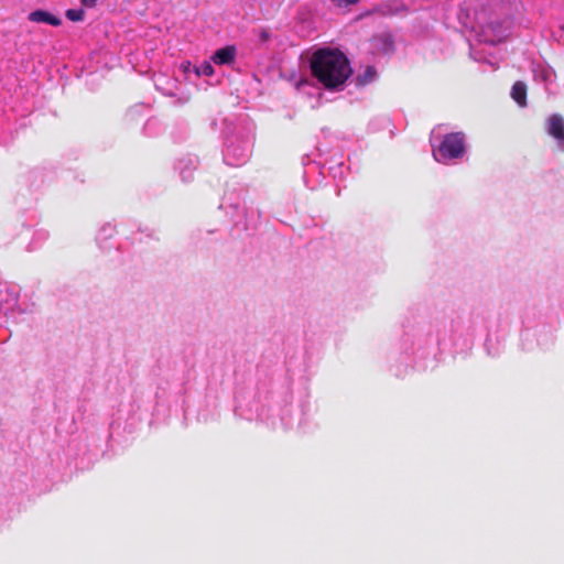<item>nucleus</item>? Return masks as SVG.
Masks as SVG:
<instances>
[{"mask_svg":"<svg viewBox=\"0 0 564 564\" xmlns=\"http://www.w3.org/2000/svg\"><path fill=\"white\" fill-rule=\"evenodd\" d=\"M236 47L228 45L217 50L212 56V61L218 65H228L235 62Z\"/></svg>","mask_w":564,"mask_h":564,"instance_id":"6","label":"nucleus"},{"mask_svg":"<svg viewBox=\"0 0 564 564\" xmlns=\"http://www.w3.org/2000/svg\"><path fill=\"white\" fill-rule=\"evenodd\" d=\"M406 12V7L400 1H389L375 7L368 14L376 13L381 17H391Z\"/></svg>","mask_w":564,"mask_h":564,"instance_id":"4","label":"nucleus"},{"mask_svg":"<svg viewBox=\"0 0 564 564\" xmlns=\"http://www.w3.org/2000/svg\"><path fill=\"white\" fill-rule=\"evenodd\" d=\"M98 0H82V4L86 8H94L96 7Z\"/></svg>","mask_w":564,"mask_h":564,"instance_id":"15","label":"nucleus"},{"mask_svg":"<svg viewBox=\"0 0 564 564\" xmlns=\"http://www.w3.org/2000/svg\"><path fill=\"white\" fill-rule=\"evenodd\" d=\"M527 91L528 87L523 82L518 80L513 84L511 88V98L517 102L519 107L527 106Z\"/></svg>","mask_w":564,"mask_h":564,"instance_id":"7","label":"nucleus"},{"mask_svg":"<svg viewBox=\"0 0 564 564\" xmlns=\"http://www.w3.org/2000/svg\"><path fill=\"white\" fill-rule=\"evenodd\" d=\"M379 40L382 41L383 44L386 45V51L387 52L393 51V40H392L391 35H389V34L381 35L379 37Z\"/></svg>","mask_w":564,"mask_h":564,"instance_id":"13","label":"nucleus"},{"mask_svg":"<svg viewBox=\"0 0 564 564\" xmlns=\"http://www.w3.org/2000/svg\"><path fill=\"white\" fill-rule=\"evenodd\" d=\"M259 39L262 43L268 42L271 39V34L267 29L259 30Z\"/></svg>","mask_w":564,"mask_h":564,"instance_id":"14","label":"nucleus"},{"mask_svg":"<svg viewBox=\"0 0 564 564\" xmlns=\"http://www.w3.org/2000/svg\"><path fill=\"white\" fill-rule=\"evenodd\" d=\"M37 22H44L53 26H58L62 23L59 18L42 10H37Z\"/></svg>","mask_w":564,"mask_h":564,"instance_id":"8","label":"nucleus"},{"mask_svg":"<svg viewBox=\"0 0 564 564\" xmlns=\"http://www.w3.org/2000/svg\"><path fill=\"white\" fill-rule=\"evenodd\" d=\"M332 3L336 7V8H347L349 6H355V4H358L360 2V0H330Z\"/></svg>","mask_w":564,"mask_h":564,"instance_id":"11","label":"nucleus"},{"mask_svg":"<svg viewBox=\"0 0 564 564\" xmlns=\"http://www.w3.org/2000/svg\"><path fill=\"white\" fill-rule=\"evenodd\" d=\"M196 73L198 75H204V76H213L215 70H214V67L213 65L209 63V62H204L197 69H196Z\"/></svg>","mask_w":564,"mask_h":564,"instance_id":"10","label":"nucleus"},{"mask_svg":"<svg viewBox=\"0 0 564 564\" xmlns=\"http://www.w3.org/2000/svg\"><path fill=\"white\" fill-rule=\"evenodd\" d=\"M511 12V4L499 1L491 2L488 8L477 12L481 41L495 45L507 39L513 22Z\"/></svg>","mask_w":564,"mask_h":564,"instance_id":"2","label":"nucleus"},{"mask_svg":"<svg viewBox=\"0 0 564 564\" xmlns=\"http://www.w3.org/2000/svg\"><path fill=\"white\" fill-rule=\"evenodd\" d=\"M376 76V69L372 66H368L366 69V73L364 75V78L359 79L360 84H367L371 82Z\"/></svg>","mask_w":564,"mask_h":564,"instance_id":"12","label":"nucleus"},{"mask_svg":"<svg viewBox=\"0 0 564 564\" xmlns=\"http://www.w3.org/2000/svg\"><path fill=\"white\" fill-rule=\"evenodd\" d=\"M438 152L444 159H457L465 153V137L460 132H453L444 137Z\"/></svg>","mask_w":564,"mask_h":564,"instance_id":"3","label":"nucleus"},{"mask_svg":"<svg viewBox=\"0 0 564 564\" xmlns=\"http://www.w3.org/2000/svg\"><path fill=\"white\" fill-rule=\"evenodd\" d=\"M547 132L564 149V119H563V117H561L558 115L551 116L549 118Z\"/></svg>","mask_w":564,"mask_h":564,"instance_id":"5","label":"nucleus"},{"mask_svg":"<svg viewBox=\"0 0 564 564\" xmlns=\"http://www.w3.org/2000/svg\"><path fill=\"white\" fill-rule=\"evenodd\" d=\"M66 17L73 22H79L84 20L85 12L82 9H69L66 11Z\"/></svg>","mask_w":564,"mask_h":564,"instance_id":"9","label":"nucleus"},{"mask_svg":"<svg viewBox=\"0 0 564 564\" xmlns=\"http://www.w3.org/2000/svg\"><path fill=\"white\" fill-rule=\"evenodd\" d=\"M29 20H30V21H35V11H33V12H31V13L29 14Z\"/></svg>","mask_w":564,"mask_h":564,"instance_id":"16","label":"nucleus"},{"mask_svg":"<svg viewBox=\"0 0 564 564\" xmlns=\"http://www.w3.org/2000/svg\"><path fill=\"white\" fill-rule=\"evenodd\" d=\"M311 73L326 89L340 88L352 69L347 56L339 50L319 48L310 61Z\"/></svg>","mask_w":564,"mask_h":564,"instance_id":"1","label":"nucleus"}]
</instances>
